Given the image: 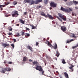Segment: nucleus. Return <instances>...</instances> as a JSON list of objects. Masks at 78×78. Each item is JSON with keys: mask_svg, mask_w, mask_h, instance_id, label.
I'll return each instance as SVG.
<instances>
[{"mask_svg": "<svg viewBox=\"0 0 78 78\" xmlns=\"http://www.w3.org/2000/svg\"><path fill=\"white\" fill-rule=\"evenodd\" d=\"M21 33H22L21 34L22 36H23L25 35V32H24L22 31Z\"/></svg>", "mask_w": 78, "mask_h": 78, "instance_id": "nucleus-32", "label": "nucleus"}, {"mask_svg": "<svg viewBox=\"0 0 78 78\" xmlns=\"http://www.w3.org/2000/svg\"><path fill=\"white\" fill-rule=\"evenodd\" d=\"M3 7L4 6L3 5H0V8H2V7Z\"/></svg>", "mask_w": 78, "mask_h": 78, "instance_id": "nucleus-46", "label": "nucleus"}, {"mask_svg": "<svg viewBox=\"0 0 78 78\" xmlns=\"http://www.w3.org/2000/svg\"><path fill=\"white\" fill-rule=\"evenodd\" d=\"M72 37H74L75 39H76V37L75 36V35L74 34H73Z\"/></svg>", "mask_w": 78, "mask_h": 78, "instance_id": "nucleus-27", "label": "nucleus"}, {"mask_svg": "<svg viewBox=\"0 0 78 78\" xmlns=\"http://www.w3.org/2000/svg\"><path fill=\"white\" fill-rule=\"evenodd\" d=\"M52 48H53L54 49H55L56 50V49H57L58 48V46H57V44L56 43H55V45H54V46H53V47H52Z\"/></svg>", "mask_w": 78, "mask_h": 78, "instance_id": "nucleus-16", "label": "nucleus"}, {"mask_svg": "<svg viewBox=\"0 0 78 78\" xmlns=\"http://www.w3.org/2000/svg\"><path fill=\"white\" fill-rule=\"evenodd\" d=\"M47 42H48V46L49 47H51V48H52V47H53V46L51 44V43L49 42V41H47Z\"/></svg>", "mask_w": 78, "mask_h": 78, "instance_id": "nucleus-17", "label": "nucleus"}, {"mask_svg": "<svg viewBox=\"0 0 78 78\" xmlns=\"http://www.w3.org/2000/svg\"><path fill=\"white\" fill-rule=\"evenodd\" d=\"M56 73H58V74L59 75V72H58V71H57L56 72Z\"/></svg>", "mask_w": 78, "mask_h": 78, "instance_id": "nucleus-52", "label": "nucleus"}, {"mask_svg": "<svg viewBox=\"0 0 78 78\" xmlns=\"http://www.w3.org/2000/svg\"><path fill=\"white\" fill-rule=\"evenodd\" d=\"M56 53H57V58H58V57H59V51H57V52H56Z\"/></svg>", "mask_w": 78, "mask_h": 78, "instance_id": "nucleus-28", "label": "nucleus"}, {"mask_svg": "<svg viewBox=\"0 0 78 78\" xmlns=\"http://www.w3.org/2000/svg\"><path fill=\"white\" fill-rule=\"evenodd\" d=\"M19 15L18 13V11L16 10L13 12V13L12 14V17H17Z\"/></svg>", "mask_w": 78, "mask_h": 78, "instance_id": "nucleus-3", "label": "nucleus"}, {"mask_svg": "<svg viewBox=\"0 0 78 78\" xmlns=\"http://www.w3.org/2000/svg\"><path fill=\"white\" fill-rule=\"evenodd\" d=\"M58 15L61 19H62L64 20V21H66V17L64 16V15H62V14L59 13H58Z\"/></svg>", "mask_w": 78, "mask_h": 78, "instance_id": "nucleus-5", "label": "nucleus"}, {"mask_svg": "<svg viewBox=\"0 0 78 78\" xmlns=\"http://www.w3.org/2000/svg\"><path fill=\"white\" fill-rule=\"evenodd\" d=\"M61 30L63 31V32H65L67 30V29H66V27L65 26H61Z\"/></svg>", "mask_w": 78, "mask_h": 78, "instance_id": "nucleus-7", "label": "nucleus"}, {"mask_svg": "<svg viewBox=\"0 0 78 78\" xmlns=\"http://www.w3.org/2000/svg\"><path fill=\"white\" fill-rule=\"evenodd\" d=\"M64 74L66 78H69V75H68V74L66 72L64 73Z\"/></svg>", "mask_w": 78, "mask_h": 78, "instance_id": "nucleus-11", "label": "nucleus"}, {"mask_svg": "<svg viewBox=\"0 0 78 78\" xmlns=\"http://www.w3.org/2000/svg\"><path fill=\"white\" fill-rule=\"evenodd\" d=\"M8 35H11L12 34V33H8Z\"/></svg>", "mask_w": 78, "mask_h": 78, "instance_id": "nucleus-39", "label": "nucleus"}, {"mask_svg": "<svg viewBox=\"0 0 78 78\" xmlns=\"http://www.w3.org/2000/svg\"><path fill=\"white\" fill-rule=\"evenodd\" d=\"M66 48H67V46H66Z\"/></svg>", "mask_w": 78, "mask_h": 78, "instance_id": "nucleus-63", "label": "nucleus"}, {"mask_svg": "<svg viewBox=\"0 0 78 78\" xmlns=\"http://www.w3.org/2000/svg\"><path fill=\"white\" fill-rule=\"evenodd\" d=\"M32 60L31 59H30L29 60V62H32Z\"/></svg>", "mask_w": 78, "mask_h": 78, "instance_id": "nucleus-49", "label": "nucleus"}, {"mask_svg": "<svg viewBox=\"0 0 78 78\" xmlns=\"http://www.w3.org/2000/svg\"><path fill=\"white\" fill-rule=\"evenodd\" d=\"M27 47L28 49L30 50V51H33V48H32V47H31V46H30V45L27 46Z\"/></svg>", "mask_w": 78, "mask_h": 78, "instance_id": "nucleus-14", "label": "nucleus"}, {"mask_svg": "<svg viewBox=\"0 0 78 78\" xmlns=\"http://www.w3.org/2000/svg\"><path fill=\"white\" fill-rule=\"evenodd\" d=\"M41 15L44 16L45 17H49L50 19H53V17L49 14H47V15H45V13H44V12H41Z\"/></svg>", "mask_w": 78, "mask_h": 78, "instance_id": "nucleus-2", "label": "nucleus"}, {"mask_svg": "<svg viewBox=\"0 0 78 78\" xmlns=\"http://www.w3.org/2000/svg\"><path fill=\"white\" fill-rule=\"evenodd\" d=\"M36 45L37 46V45H38V43L37 42L36 43Z\"/></svg>", "mask_w": 78, "mask_h": 78, "instance_id": "nucleus-48", "label": "nucleus"}, {"mask_svg": "<svg viewBox=\"0 0 78 78\" xmlns=\"http://www.w3.org/2000/svg\"><path fill=\"white\" fill-rule=\"evenodd\" d=\"M2 45L3 46V48H6L7 46H9V44L3 43L2 44Z\"/></svg>", "mask_w": 78, "mask_h": 78, "instance_id": "nucleus-8", "label": "nucleus"}, {"mask_svg": "<svg viewBox=\"0 0 78 78\" xmlns=\"http://www.w3.org/2000/svg\"><path fill=\"white\" fill-rule=\"evenodd\" d=\"M75 8L76 9H78V8L77 7H76Z\"/></svg>", "mask_w": 78, "mask_h": 78, "instance_id": "nucleus-53", "label": "nucleus"}, {"mask_svg": "<svg viewBox=\"0 0 78 78\" xmlns=\"http://www.w3.org/2000/svg\"><path fill=\"white\" fill-rule=\"evenodd\" d=\"M50 9H52V8H51V7H50Z\"/></svg>", "mask_w": 78, "mask_h": 78, "instance_id": "nucleus-62", "label": "nucleus"}, {"mask_svg": "<svg viewBox=\"0 0 78 78\" xmlns=\"http://www.w3.org/2000/svg\"><path fill=\"white\" fill-rule=\"evenodd\" d=\"M59 77H60V78H62V76L61 75H59Z\"/></svg>", "mask_w": 78, "mask_h": 78, "instance_id": "nucleus-40", "label": "nucleus"}, {"mask_svg": "<svg viewBox=\"0 0 78 78\" xmlns=\"http://www.w3.org/2000/svg\"><path fill=\"white\" fill-rule=\"evenodd\" d=\"M65 2H66L67 0H63Z\"/></svg>", "mask_w": 78, "mask_h": 78, "instance_id": "nucleus-60", "label": "nucleus"}, {"mask_svg": "<svg viewBox=\"0 0 78 78\" xmlns=\"http://www.w3.org/2000/svg\"><path fill=\"white\" fill-rule=\"evenodd\" d=\"M44 71H43L42 72V75H43V74H44Z\"/></svg>", "mask_w": 78, "mask_h": 78, "instance_id": "nucleus-51", "label": "nucleus"}, {"mask_svg": "<svg viewBox=\"0 0 78 78\" xmlns=\"http://www.w3.org/2000/svg\"><path fill=\"white\" fill-rule=\"evenodd\" d=\"M11 46H12V47L13 48H14V44H11Z\"/></svg>", "mask_w": 78, "mask_h": 78, "instance_id": "nucleus-34", "label": "nucleus"}, {"mask_svg": "<svg viewBox=\"0 0 78 78\" xmlns=\"http://www.w3.org/2000/svg\"><path fill=\"white\" fill-rule=\"evenodd\" d=\"M5 72H6V71L5 68H3V69H2L1 72L2 73H5Z\"/></svg>", "mask_w": 78, "mask_h": 78, "instance_id": "nucleus-18", "label": "nucleus"}, {"mask_svg": "<svg viewBox=\"0 0 78 78\" xmlns=\"http://www.w3.org/2000/svg\"><path fill=\"white\" fill-rule=\"evenodd\" d=\"M25 36H30V34L26 33L25 34Z\"/></svg>", "mask_w": 78, "mask_h": 78, "instance_id": "nucleus-35", "label": "nucleus"}, {"mask_svg": "<svg viewBox=\"0 0 78 78\" xmlns=\"http://www.w3.org/2000/svg\"><path fill=\"white\" fill-rule=\"evenodd\" d=\"M38 8H41V5H40V6H38Z\"/></svg>", "mask_w": 78, "mask_h": 78, "instance_id": "nucleus-55", "label": "nucleus"}, {"mask_svg": "<svg viewBox=\"0 0 78 78\" xmlns=\"http://www.w3.org/2000/svg\"><path fill=\"white\" fill-rule=\"evenodd\" d=\"M47 39L48 40L49 39V38H47Z\"/></svg>", "mask_w": 78, "mask_h": 78, "instance_id": "nucleus-64", "label": "nucleus"}, {"mask_svg": "<svg viewBox=\"0 0 78 78\" xmlns=\"http://www.w3.org/2000/svg\"><path fill=\"white\" fill-rule=\"evenodd\" d=\"M35 2V1L33 0H31V1L29 3L30 4V5H34Z\"/></svg>", "mask_w": 78, "mask_h": 78, "instance_id": "nucleus-9", "label": "nucleus"}, {"mask_svg": "<svg viewBox=\"0 0 78 78\" xmlns=\"http://www.w3.org/2000/svg\"><path fill=\"white\" fill-rule=\"evenodd\" d=\"M31 27H32V30H33V29H36V27L34 26L33 25H30Z\"/></svg>", "mask_w": 78, "mask_h": 78, "instance_id": "nucleus-21", "label": "nucleus"}, {"mask_svg": "<svg viewBox=\"0 0 78 78\" xmlns=\"http://www.w3.org/2000/svg\"><path fill=\"white\" fill-rule=\"evenodd\" d=\"M25 28L26 30H27V31H30V29L27 28V27H26Z\"/></svg>", "mask_w": 78, "mask_h": 78, "instance_id": "nucleus-37", "label": "nucleus"}, {"mask_svg": "<svg viewBox=\"0 0 78 78\" xmlns=\"http://www.w3.org/2000/svg\"><path fill=\"white\" fill-rule=\"evenodd\" d=\"M76 47H78V46H77V45L76 46L73 47L72 48L73 49H75V48H76Z\"/></svg>", "mask_w": 78, "mask_h": 78, "instance_id": "nucleus-36", "label": "nucleus"}, {"mask_svg": "<svg viewBox=\"0 0 78 78\" xmlns=\"http://www.w3.org/2000/svg\"><path fill=\"white\" fill-rule=\"evenodd\" d=\"M29 17L30 19H31V15L29 16Z\"/></svg>", "mask_w": 78, "mask_h": 78, "instance_id": "nucleus-50", "label": "nucleus"}, {"mask_svg": "<svg viewBox=\"0 0 78 78\" xmlns=\"http://www.w3.org/2000/svg\"><path fill=\"white\" fill-rule=\"evenodd\" d=\"M9 31H12V27H10L9 28Z\"/></svg>", "mask_w": 78, "mask_h": 78, "instance_id": "nucleus-33", "label": "nucleus"}, {"mask_svg": "<svg viewBox=\"0 0 78 78\" xmlns=\"http://www.w3.org/2000/svg\"><path fill=\"white\" fill-rule=\"evenodd\" d=\"M30 0H25L24 1V2L25 3H30Z\"/></svg>", "mask_w": 78, "mask_h": 78, "instance_id": "nucleus-25", "label": "nucleus"}, {"mask_svg": "<svg viewBox=\"0 0 78 78\" xmlns=\"http://www.w3.org/2000/svg\"><path fill=\"white\" fill-rule=\"evenodd\" d=\"M16 37H19V36H20V33H17L16 34Z\"/></svg>", "mask_w": 78, "mask_h": 78, "instance_id": "nucleus-24", "label": "nucleus"}, {"mask_svg": "<svg viewBox=\"0 0 78 78\" xmlns=\"http://www.w3.org/2000/svg\"><path fill=\"white\" fill-rule=\"evenodd\" d=\"M33 64V66H34L35 65H37L39 64V63L37 62L36 61H34V62H32Z\"/></svg>", "mask_w": 78, "mask_h": 78, "instance_id": "nucleus-12", "label": "nucleus"}, {"mask_svg": "<svg viewBox=\"0 0 78 78\" xmlns=\"http://www.w3.org/2000/svg\"><path fill=\"white\" fill-rule=\"evenodd\" d=\"M27 57H24L23 58V61H26Z\"/></svg>", "mask_w": 78, "mask_h": 78, "instance_id": "nucleus-23", "label": "nucleus"}, {"mask_svg": "<svg viewBox=\"0 0 78 78\" xmlns=\"http://www.w3.org/2000/svg\"><path fill=\"white\" fill-rule=\"evenodd\" d=\"M69 69H71V70L72 69H73V68L72 67H69Z\"/></svg>", "mask_w": 78, "mask_h": 78, "instance_id": "nucleus-44", "label": "nucleus"}, {"mask_svg": "<svg viewBox=\"0 0 78 78\" xmlns=\"http://www.w3.org/2000/svg\"><path fill=\"white\" fill-rule=\"evenodd\" d=\"M27 14V12H24V15H26Z\"/></svg>", "mask_w": 78, "mask_h": 78, "instance_id": "nucleus-45", "label": "nucleus"}, {"mask_svg": "<svg viewBox=\"0 0 78 78\" xmlns=\"http://www.w3.org/2000/svg\"><path fill=\"white\" fill-rule=\"evenodd\" d=\"M73 67H74V66L73 65H72V66L71 67H72L73 68Z\"/></svg>", "mask_w": 78, "mask_h": 78, "instance_id": "nucleus-58", "label": "nucleus"}, {"mask_svg": "<svg viewBox=\"0 0 78 78\" xmlns=\"http://www.w3.org/2000/svg\"><path fill=\"white\" fill-rule=\"evenodd\" d=\"M36 67H35V69L36 70H39L40 72H42L43 70L42 68V66H36Z\"/></svg>", "mask_w": 78, "mask_h": 78, "instance_id": "nucleus-4", "label": "nucleus"}, {"mask_svg": "<svg viewBox=\"0 0 78 78\" xmlns=\"http://www.w3.org/2000/svg\"><path fill=\"white\" fill-rule=\"evenodd\" d=\"M73 3H74V4H75V5H77V4H78V2H76L75 0H73Z\"/></svg>", "mask_w": 78, "mask_h": 78, "instance_id": "nucleus-19", "label": "nucleus"}, {"mask_svg": "<svg viewBox=\"0 0 78 78\" xmlns=\"http://www.w3.org/2000/svg\"><path fill=\"white\" fill-rule=\"evenodd\" d=\"M20 23H22V24H24V23H25V22H24V21H23V20L20 19Z\"/></svg>", "mask_w": 78, "mask_h": 78, "instance_id": "nucleus-22", "label": "nucleus"}, {"mask_svg": "<svg viewBox=\"0 0 78 78\" xmlns=\"http://www.w3.org/2000/svg\"><path fill=\"white\" fill-rule=\"evenodd\" d=\"M62 62L63 64H66V62H65V60L63 59L62 61Z\"/></svg>", "mask_w": 78, "mask_h": 78, "instance_id": "nucleus-31", "label": "nucleus"}, {"mask_svg": "<svg viewBox=\"0 0 78 78\" xmlns=\"http://www.w3.org/2000/svg\"><path fill=\"white\" fill-rule=\"evenodd\" d=\"M8 64H12V62H8Z\"/></svg>", "mask_w": 78, "mask_h": 78, "instance_id": "nucleus-43", "label": "nucleus"}, {"mask_svg": "<svg viewBox=\"0 0 78 78\" xmlns=\"http://www.w3.org/2000/svg\"><path fill=\"white\" fill-rule=\"evenodd\" d=\"M70 72H73V69H72L69 70Z\"/></svg>", "mask_w": 78, "mask_h": 78, "instance_id": "nucleus-42", "label": "nucleus"}, {"mask_svg": "<svg viewBox=\"0 0 78 78\" xmlns=\"http://www.w3.org/2000/svg\"><path fill=\"white\" fill-rule=\"evenodd\" d=\"M61 11H62L65 12H70L71 11H72V9L69 8V9H65L63 8L62 7H61L60 9Z\"/></svg>", "mask_w": 78, "mask_h": 78, "instance_id": "nucleus-1", "label": "nucleus"}, {"mask_svg": "<svg viewBox=\"0 0 78 78\" xmlns=\"http://www.w3.org/2000/svg\"><path fill=\"white\" fill-rule=\"evenodd\" d=\"M4 64H6V62H4Z\"/></svg>", "mask_w": 78, "mask_h": 78, "instance_id": "nucleus-54", "label": "nucleus"}, {"mask_svg": "<svg viewBox=\"0 0 78 78\" xmlns=\"http://www.w3.org/2000/svg\"><path fill=\"white\" fill-rule=\"evenodd\" d=\"M43 41H45V38H44L43 39Z\"/></svg>", "mask_w": 78, "mask_h": 78, "instance_id": "nucleus-56", "label": "nucleus"}, {"mask_svg": "<svg viewBox=\"0 0 78 78\" xmlns=\"http://www.w3.org/2000/svg\"><path fill=\"white\" fill-rule=\"evenodd\" d=\"M5 70L6 71H6H8V72H9V71H11V69L9 68H6Z\"/></svg>", "mask_w": 78, "mask_h": 78, "instance_id": "nucleus-20", "label": "nucleus"}, {"mask_svg": "<svg viewBox=\"0 0 78 78\" xmlns=\"http://www.w3.org/2000/svg\"><path fill=\"white\" fill-rule=\"evenodd\" d=\"M67 4L68 6H70V5H72V4H73V3H72V2L70 1V2H68L67 3Z\"/></svg>", "mask_w": 78, "mask_h": 78, "instance_id": "nucleus-13", "label": "nucleus"}, {"mask_svg": "<svg viewBox=\"0 0 78 78\" xmlns=\"http://www.w3.org/2000/svg\"><path fill=\"white\" fill-rule=\"evenodd\" d=\"M72 16H74V14L72 13Z\"/></svg>", "mask_w": 78, "mask_h": 78, "instance_id": "nucleus-59", "label": "nucleus"}, {"mask_svg": "<svg viewBox=\"0 0 78 78\" xmlns=\"http://www.w3.org/2000/svg\"><path fill=\"white\" fill-rule=\"evenodd\" d=\"M50 5L52 8H56L57 4L54 2H51L50 3Z\"/></svg>", "mask_w": 78, "mask_h": 78, "instance_id": "nucleus-6", "label": "nucleus"}, {"mask_svg": "<svg viewBox=\"0 0 78 78\" xmlns=\"http://www.w3.org/2000/svg\"><path fill=\"white\" fill-rule=\"evenodd\" d=\"M13 41H14V42H16V39H13Z\"/></svg>", "mask_w": 78, "mask_h": 78, "instance_id": "nucleus-41", "label": "nucleus"}, {"mask_svg": "<svg viewBox=\"0 0 78 78\" xmlns=\"http://www.w3.org/2000/svg\"><path fill=\"white\" fill-rule=\"evenodd\" d=\"M17 3V2H16L14 1L13 3V5L14 6H15V5H16Z\"/></svg>", "mask_w": 78, "mask_h": 78, "instance_id": "nucleus-29", "label": "nucleus"}, {"mask_svg": "<svg viewBox=\"0 0 78 78\" xmlns=\"http://www.w3.org/2000/svg\"><path fill=\"white\" fill-rule=\"evenodd\" d=\"M44 3L46 4V5H47V3H48V1H47V0H44Z\"/></svg>", "mask_w": 78, "mask_h": 78, "instance_id": "nucleus-30", "label": "nucleus"}, {"mask_svg": "<svg viewBox=\"0 0 78 78\" xmlns=\"http://www.w3.org/2000/svg\"><path fill=\"white\" fill-rule=\"evenodd\" d=\"M74 41V40L71 39L69 41H70V42H72V41Z\"/></svg>", "mask_w": 78, "mask_h": 78, "instance_id": "nucleus-47", "label": "nucleus"}, {"mask_svg": "<svg viewBox=\"0 0 78 78\" xmlns=\"http://www.w3.org/2000/svg\"><path fill=\"white\" fill-rule=\"evenodd\" d=\"M57 19H58L60 21V22H62V19L60 18H59V16H57Z\"/></svg>", "mask_w": 78, "mask_h": 78, "instance_id": "nucleus-26", "label": "nucleus"}, {"mask_svg": "<svg viewBox=\"0 0 78 78\" xmlns=\"http://www.w3.org/2000/svg\"><path fill=\"white\" fill-rule=\"evenodd\" d=\"M16 25L17 26H19V24H17Z\"/></svg>", "mask_w": 78, "mask_h": 78, "instance_id": "nucleus-57", "label": "nucleus"}, {"mask_svg": "<svg viewBox=\"0 0 78 78\" xmlns=\"http://www.w3.org/2000/svg\"><path fill=\"white\" fill-rule=\"evenodd\" d=\"M10 3H11V2H5V5H3L4 6H3V7H5V6L8 5H9V4H10Z\"/></svg>", "mask_w": 78, "mask_h": 78, "instance_id": "nucleus-15", "label": "nucleus"}, {"mask_svg": "<svg viewBox=\"0 0 78 78\" xmlns=\"http://www.w3.org/2000/svg\"><path fill=\"white\" fill-rule=\"evenodd\" d=\"M70 42V41H66V44H68V43H69Z\"/></svg>", "mask_w": 78, "mask_h": 78, "instance_id": "nucleus-38", "label": "nucleus"}, {"mask_svg": "<svg viewBox=\"0 0 78 78\" xmlns=\"http://www.w3.org/2000/svg\"><path fill=\"white\" fill-rule=\"evenodd\" d=\"M32 33H33V34H34V32L33 31H32Z\"/></svg>", "mask_w": 78, "mask_h": 78, "instance_id": "nucleus-61", "label": "nucleus"}, {"mask_svg": "<svg viewBox=\"0 0 78 78\" xmlns=\"http://www.w3.org/2000/svg\"><path fill=\"white\" fill-rule=\"evenodd\" d=\"M42 0H36L35 2V4H38L40 2H41Z\"/></svg>", "mask_w": 78, "mask_h": 78, "instance_id": "nucleus-10", "label": "nucleus"}]
</instances>
